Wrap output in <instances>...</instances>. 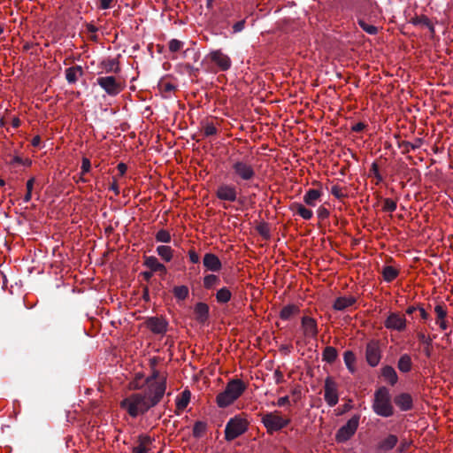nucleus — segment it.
I'll use <instances>...</instances> for the list:
<instances>
[{"mask_svg": "<svg viewBox=\"0 0 453 453\" xmlns=\"http://www.w3.org/2000/svg\"><path fill=\"white\" fill-rule=\"evenodd\" d=\"M146 391L143 395L148 398L150 405H157L163 398L166 389V375L154 370L146 380Z\"/></svg>", "mask_w": 453, "mask_h": 453, "instance_id": "1", "label": "nucleus"}, {"mask_svg": "<svg viewBox=\"0 0 453 453\" xmlns=\"http://www.w3.org/2000/svg\"><path fill=\"white\" fill-rule=\"evenodd\" d=\"M246 385L239 379L231 380L226 386L224 391L216 397L219 407L226 408L236 401L245 391Z\"/></svg>", "mask_w": 453, "mask_h": 453, "instance_id": "2", "label": "nucleus"}, {"mask_svg": "<svg viewBox=\"0 0 453 453\" xmlns=\"http://www.w3.org/2000/svg\"><path fill=\"white\" fill-rule=\"evenodd\" d=\"M120 406L134 418L145 413L153 407V405H150L148 398L141 393L131 394L124 398L120 403Z\"/></svg>", "mask_w": 453, "mask_h": 453, "instance_id": "3", "label": "nucleus"}, {"mask_svg": "<svg viewBox=\"0 0 453 453\" xmlns=\"http://www.w3.org/2000/svg\"><path fill=\"white\" fill-rule=\"evenodd\" d=\"M372 409L377 415L381 417H390L393 415L394 409L391 403V396L387 388L381 387L376 390Z\"/></svg>", "mask_w": 453, "mask_h": 453, "instance_id": "4", "label": "nucleus"}, {"mask_svg": "<svg viewBox=\"0 0 453 453\" xmlns=\"http://www.w3.org/2000/svg\"><path fill=\"white\" fill-rule=\"evenodd\" d=\"M249 426L248 419L242 416L236 415L230 418L225 427V439L228 441H233L244 434Z\"/></svg>", "mask_w": 453, "mask_h": 453, "instance_id": "5", "label": "nucleus"}, {"mask_svg": "<svg viewBox=\"0 0 453 453\" xmlns=\"http://www.w3.org/2000/svg\"><path fill=\"white\" fill-rule=\"evenodd\" d=\"M261 421L268 434H273L286 427L290 423V418L283 417L280 411L267 412L262 416Z\"/></svg>", "mask_w": 453, "mask_h": 453, "instance_id": "6", "label": "nucleus"}, {"mask_svg": "<svg viewBox=\"0 0 453 453\" xmlns=\"http://www.w3.org/2000/svg\"><path fill=\"white\" fill-rule=\"evenodd\" d=\"M231 169L236 179L243 181H250L255 178L254 166L247 160H232Z\"/></svg>", "mask_w": 453, "mask_h": 453, "instance_id": "7", "label": "nucleus"}, {"mask_svg": "<svg viewBox=\"0 0 453 453\" xmlns=\"http://www.w3.org/2000/svg\"><path fill=\"white\" fill-rule=\"evenodd\" d=\"M324 399L330 407L335 406L339 402L338 384L330 376L326 377L325 380Z\"/></svg>", "mask_w": 453, "mask_h": 453, "instance_id": "8", "label": "nucleus"}, {"mask_svg": "<svg viewBox=\"0 0 453 453\" xmlns=\"http://www.w3.org/2000/svg\"><path fill=\"white\" fill-rule=\"evenodd\" d=\"M96 83L111 96H115L123 89V86L113 76H102L96 79Z\"/></svg>", "mask_w": 453, "mask_h": 453, "instance_id": "9", "label": "nucleus"}, {"mask_svg": "<svg viewBox=\"0 0 453 453\" xmlns=\"http://www.w3.org/2000/svg\"><path fill=\"white\" fill-rule=\"evenodd\" d=\"M384 326L390 331L403 332L407 327V320L403 314L389 312L384 321Z\"/></svg>", "mask_w": 453, "mask_h": 453, "instance_id": "10", "label": "nucleus"}, {"mask_svg": "<svg viewBox=\"0 0 453 453\" xmlns=\"http://www.w3.org/2000/svg\"><path fill=\"white\" fill-rule=\"evenodd\" d=\"M205 59L217 65L220 71L228 70L232 65L231 58L221 50L211 51Z\"/></svg>", "mask_w": 453, "mask_h": 453, "instance_id": "11", "label": "nucleus"}, {"mask_svg": "<svg viewBox=\"0 0 453 453\" xmlns=\"http://www.w3.org/2000/svg\"><path fill=\"white\" fill-rule=\"evenodd\" d=\"M359 423V417L351 418L346 425L342 426L336 434V441L343 442L348 441L357 431Z\"/></svg>", "mask_w": 453, "mask_h": 453, "instance_id": "12", "label": "nucleus"}, {"mask_svg": "<svg viewBox=\"0 0 453 453\" xmlns=\"http://www.w3.org/2000/svg\"><path fill=\"white\" fill-rule=\"evenodd\" d=\"M216 196L226 202H235L237 200V189L231 184H221L218 187Z\"/></svg>", "mask_w": 453, "mask_h": 453, "instance_id": "13", "label": "nucleus"}, {"mask_svg": "<svg viewBox=\"0 0 453 453\" xmlns=\"http://www.w3.org/2000/svg\"><path fill=\"white\" fill-rule=\"evenodd\" d=\"M365 357L367 363L374 367L380 361V349L377 342H371L366 346Z\"/></svg>", "mask_w": 453, "mask_h": 453, "instance_id": "14", "label": "nucleus"}, {"mask_svg": "<svg viewBox=\"0 0 453 453\" xmlns=\"http://www.w3.org/2000/svg\"><path fill=\"white\" fill-rule=\"evenodd\" d=\"M301 326L303 329V335L306 338H316L318 334V326L317 322L314 319L304 316L302 318Z\"/></svg>", "mask_w": 453, "mask_h": 453, "instance_id": "15", "label": "nucleus"}, {"mask_svg": "<svg viewBox=\"0 0 453 453\" xmlns=\"http://www.w3.org/2000/svg\"><path fill=\"white\" fill-rule=\"evenodd\" d=\"M203 264L207 270L211 272H219L222 267L219 258L212 253H206L204 255Z\"/></svg>", "mask_w": 453, "mask_h": 453, "instance_id": "16", "label": "nucleus"}, {"mask_svg": "<svg viewBox=\"0 0 453 453\" xmlns=\"http://www.w3.org/2000/svg\"><path fill=\"white\" fill-rule=\"evenodd\" d=\"M322 195L321 188H311L304 194L303 202L311 207H315L320 201Z\"/></svg>", "mask_w": 453, "mask_h": 453, "instance_id": "17", "label": "nucleus"}, {"mask_svg": "<svg viewBox=\"0 0 453 453\" xmlns=\"http://www.w3.org/2000/svg\"><path fill=\"white\" fill-rule=\"evenodd\" d=\"M148 328L155 334H163L166 331L167 323L165 319L159 318H150L147 320Z\"/></svg>", "mask_w": 453, "mask_h": 453, "instance_id": "18", "label": "nucleus"}, {"mask_svg": "<svg viewBox=\"0 0 453 453\" xmlns=\"http://www.w3.org/2000/svg\"><path fill=\"white\" fill-rule=\"evenodd\" d=\"M143 265L154 273L158 272L165 274L167 272L166 267L154 256L145 257Z\"/></svg>", "mask_w": 453, "mask_h": 453, "instance_id": "19", "label": "nucleus"}, {"mask_svg": "<svg viewBox=\"0 0 453 453\" xmlns=\"http://www.w3.org/2000/svg\"><path fill=\"white\" fill-rule=\"evenodd\" d=\"M434 312L436 314V324L439 325L441 330H446L448 328V320L447 315L448 311L446 308L441 304H437L434 307Z\"/></svg>", "mask_w": 453, "mask_h": 453, "instance_id": "20", "label": "nucleus"}, {"mask_svg": "<svg viewBox=\"0 0 453 453\" xmlns=\"http://www.w3.org/2000/svg\"><path fill=\"white\" fill-rule=\"evenodd\" d=\"M152 449V440L150 436L139 437L138 444L134 448V453H149Z\"/></svg>", "mask_w": 453, "mask_h": 453, "instance_id": "21", "label": "nucleus"}, {"mask_svg": "<svg viewBox=\"0 0 453 453\" xmlns=\"http://www.w3.org/2000/svg\"><path fill=\"white\" fill-rule=\"evenodd\" d=\"M356 301L357 299L352 296H340L334 301V309L336 311H343L355 304Z\"/></svg>", "mask_w": 453, "mask_h": 453, "instance_id": "22", "label": "nucleus"}, {"mask_svg": "<svg viewBox=\"0 0 453 453\" xmlns=\"http://www.w3.org/2000/svg\"><path fill=\"white\" fill-rule=\"evenodd\" d=\"M83 75L82 67L75 65L65 70V79L69 83H75Z\"/></svg>", "mask_w": 453, "mask_h": 453, "instance_id": "23", "label": "nucleus"}, {"mask_svg": "<svg viewBox=\"0 0 453 453\" xmlns=\"http://www.w3.org/2000/svg\"><path fill=\"white\" fill-rule=\"evenodd\" d=\"M196 319L200 323H204L209 316V306L204 303H198L195 306Z\"/></svg>", "mask_w": 453, "mask_h": 453, "instance_id": "24", "label": "nucleus"}, {"mask_svg": "<svg viewBox=\"0 0 453 453\" xmlns=\"http://www.w3.org/2000/svg\"><path fill=\"white\" fill-rule=\"evenodd\" d=\"M395 403L402 411H408L412 407V399L408 394L399 395L395 397Z\"/></svg>", "mask_w": 453, "mask_h": 453, "instance_id": "25", "label": "nucleus"}, {"mask_svg": "<svg viewBox=\"0 0 453 453\" xmlns=\"http://www.w3.org/2000/svg\"><path fill=\"white\" fill-rule=\"evenodd\" d=\"M381 375L391 385H395L398 380L395 370L390 365H386L381 369Z\"/></svg>", "mask_w": 453, "mask_h": 453, "instance_id": "26", "label": "nucleus"}, {"mask_svg": "<svg viewBox=\"0 0 453 453\" xmlns=\"http://www.w3.org/2000/svg\"><path fill=\"white\" fill-rule=\"evenodd\" d=\"M292 211L302 217L303 219H311L313 216V212L311 210L307 209L304 205L301 203H294L291 207Z\"/></svg>", "mask_w": 453, "mask_h": 453, "instance_id": "27", "label": "nucleus"}, {"mask_svg": "<svg viewBox=\"0 0 453 453\" xmlns=\"http://www.w3.org/2000/svg\"><path fill=\"white\" fill-rule=\"evenodd\" d=\"M397 441L398 439L395 435L389 434L386 438L381 440V441L379 444V449L384 451L390 450L396 445Z\"/></svg>", "mask_w": 453, "mask_h": 453, "instance_id": "28", "label": "nucleus"}, {"mask_svg": "<svg viewBox=\"0 0 453 453\" xmlns=\"http://www.w3.org/2000/svg\"><path fill=\"white\" fill-rule=\"evenodd\" d=\"M157 253L165 262H170L173 257V250L167 245L157 246Z\"/></svg>", "mask_w": 453, "mask_h": 453, "instance_id": "29", "label": "nucleus"}, {"mask_svg": "<svg viewBox=\"0 0 453 453\" xmlns=\"http://www.w3.org/2000/svg\"><path fill=\"white\" fill-rule=\"evenodd\" d=\"M299 311L300 309L297 305L288 304L281 309L280 316L282 319L288 320L291 317L298 314Z\"/></svg>", "mask_w": 453, "mask_h": 453, "instance_id": "30", "label": "nucleus"}, {"mask_svg": "<svg viewBox=\"0 0 453 453\" xmlns=\"http://www.w3.org/2000/svg\"><path fill=\"white\" fill-rule=\"evenodd\" d=\"M412 366L411 358L408 354H404L400 357L397 364L398 369L402 372H408L411 371Z\"/></svg>", "mask_w": 453, "mask_h": 453, "instance_id": "31", "label": "nucleus"}, {"mask_svg": "<svg viewBox=\"0 0 453 453\" xmlns=\"http://www.w3.org/2000/svg\"><path fill=\"white\" fill-rule=\"evenodd\" d=\"M343 359H344V363H345L348 370L351 373H354L355 371H356V367H355L356 357H355V354L352 351H350V350H347L344 353Z\"/></svg>", "mask_w": 453, "mask_h": 453, "instance_id": "32", "label": "nucleus"}, {"mask_svg": "<svg viewBox=\"0 0 453 453\" xmlns=\"http://www.w3.org/2000/svg\"><path fill=\"white\" fill-rule=\"evenodd\" d=\"M412 23L417 26L426 27L433 34L434 27L431 20L425 15H421L413 19Z\"/></svg>", "mask_w": 453, "mask_h": 453, "instance_id": "33", "label": "nucleus"}, {"mask_svg": "<svg viewBox=\"0 0 453 453\" xmlns=\"http://www.w3.org/2000/svg\"><path fill=\"white\" fill-rule=\"evenodd\" d=\"M383 279L390 282L398 276V270L393 266L387 265L382 269Z\"/></svg>", "mask_w": 453, "mask_h": 453, "instance_id": "34", "label": "nucleus"}, {"mask_svg": "<svg viewBox=\"0 0 453 453\" xmlns=\"http://www.w3.org/2000/svg\"><path fill=\"white\" fill-rule=\"evenodd\" d=\"M337 357V350L335 348L327 346L325 348L322 353V358L327 363H333Z\"/></svg>", "mask_w": 453, "mask_h": 453, "instance_id": "35", "label": "nucleus"}, {"mask_svg": "<svg viewBox=\"0 0 453 453\" xmlns=\"http://www.w3.org/2000/svg\"><path fill=\"white\" fill-rule=\"evenodd\" d=\"M232 296L231 291L227 288H222L218 290L216 299L219 303H226L230 301Z\"/></svg>", "mask_w": 453, "mask_h": 453, "instance_id": "36", "label": "nucleus"}, {"mask_svg": "<svg viewBox=\"0 0 453 453\" xmlns=\"http://www.w3.org/2000/svg\"><path fill=\"white\" fill-rule=\"evenodd\" d=\"M219 284V278L215 274H208L203 278V287L211 289Z\"/></svg>", "mask_w": 453, "mask_h": 453, "instance_id": "37", "label": "nucleus"}, {"mask_svg": "<svg viewBox=\"0 0 453 453\" xmlns=\"http://www.w3.org/2000/svg\"><path fill=\"white\" fill-rule=\"evenodd\" d=\"M189 400L190 393L188 391L182 392L181 396L176 401L177 408L180 410L185 409L188 406Z\"/></svg>", "mask_w": 453, "mask_h": 453, "instance_id": "38", "label": "nucleus"}, {"mask_svg": "<svg viewBox=\"0 0 453 453\" xmlns=\"http://www.w3.org/2000/svg\"><path fill=\"white\" fill-rule=\"evenodd\" d=\"M155 239L158 242L168 243L171 242L172 236L167 230L161 229L156 234Z\"/></svg>", "mask_w": 453, "mask_h": 453, "instance_id": "39", "label": "nucleus"}, {"mask_svg": "<svg viewBox=\"0 0 453 453\" xmlns=\"http://www.w3.org/2000/svg\"><path fill=\"white\" fill-rule=\"evenodd\" d=\"M358 25L365 32H366L369 35H376L378 32L377 27L368 23L367 21H365L364 19H359Z\"/></svg>", "mask_w": 453, "mask_h": 453, "instance_id": "40", "label": "nucleus"}, {"mask_svg": "<svg viewBox=\"0 0 453 453\" xmlns=\"http://www.w3.org/2000/svg\"><path fill=\"white\" fill-rule=\"evenodd\" d=\"M174 296L180 300H184L188 296V288L186 286H177L173 288Z\"/></svg>", "mask_w": 453, "mask_h": 453, "instance_id": "41", "label": "nucleus"}, {"mask_svg": "<svg viewBox=\"0 0 453 453\" xmlns=\"http://www.w3.org/2000/svg\"><path fill=\"white\" fill-rule=\"evenodd\" d=\"M183 46L184 42L177 39H172L168 42V49L171 53H176L181 50Z\"/></svg>", "mask_w": 453, "mask_h": 453, "instance_id": "42", "label": "nucleus"}, {"mask_svg": "<svg viewBox=\"0 0 453 453\" xmlns=\"http://www.w3.org/2000/svg\"><path fill=\"white\" fill-rule=\"evenodd\" d=\"M383 210L389 212L395 211L396 210V203L390 198L385 199L383 202Z\"/></svg>", "mask_w": 453, "mask_h": 453, "instance_id": "43", "label": "nucleus"}, {"mask_svg": "<svg viewBox=\"0 0 453 453\" xmlns=\"http://www.w3.org/2000/svg\"><path fill=\"white\" fill-rule=\"evenodd\" d=\"M418 338L421 343L425 344L428 348H431L433 339L430 336L426 335L424 333L420 332L418 334Z\"/></svg>", "mask_w": 453, "mask_h": 453, "instance_id": "44", "label": "nucleus"}, {"mask_svg": "<svg viewBox=\"0 0 453 453\" xmlns=\"http://www.w3.org/2000/svg\"><path fill=\"white\" fill-rule=\"evenodd\" d=\"M422 145V140L421 139H416L413 142H407L403 144L405 150L409 151L410 150H416L418 149Z\"/></svg>", "mask_w": 453, "mask_h": 453, "instance_id": "45", "label": "nucleus"}, {"mask_svg": "<svg viewBox=\"0 0 453 453\" xmlns=\"http://www.w3.org/2000/svg\"><path fill=\"white\" fill-rule=\"evenodd\" d=\"M217 133V128L213 124H206L203 127V134L206 136L213 135Z\"/></svg>", "mask_w": 453, "mask_h": 453, "instance_id": "46", "label": "nucleus"}, {"mask_svg": "<svg viewBox=\"0 0 453 453\" xmlns=\"http://www.w3.org/2000/svg\"><path fill=\"white\" fill-rule=\"evenodd\" d=\"M91 163L88 158L83 157L81 163V174H85L90 171Z\"/></svg>", "mask_w": 453, "mask_h": 453, "instance_id": "47", "label": "nucleus"}, {"mask_svg": "<svg viewBox=\"0 0 453 453\" xmlns=\"http://www.w3.org/2000/svg\"><path fill=\"white\" fill-rule=\"evenodd\" d=\"M411 444V441H408L405 439L402 440L397 448V451L399 453H403L405 450H407L410 448Z\"/></svg>", "mask_w": 453, "mask_h": 453, "instance_id": "48", "label": "nucleus"}, {"mask_svg": "<svg viewBox=\"0 0 453 453\" xmlns=\"http://www.w3.org/2000/svg\"><path fill=\"white\" fill-rule=\"evenodd\" d=\"M105 68L107 72H114L118 73L119 71V65L115 63L114 60H110L106 65Z\"/></svg>", "mask_w": 453, "mask_h": 453, "instance_id": "49", "label": "nucleus"}, {"mask_svg": "<svg viewBox=\"0 0 453 453\" xmlns=\"http://www.w3.org/2000/svg\"><path fill=\"white\" fill-rule=\"evenodd\" d=\"M188 257L192 263L197 264L199 262V256L194 250L188 251Z\"/></svg>", "mask_w": 453, "mask_h": 453, "instance_id": "50", "label": "nucleus"}, {"mask_svg": "<svg viewBox=\"0 0 453 453\" xmlns=\"http://www.w3.org/2000/svg\"><path fill=\"white\" fill-rule=\"evenodd\" d=\"M273 377L277 384H280L284 380L283 373L280 370H275Z\"/></svg>", "mask_w": 453, "mask_h": 453, "instance_id": "51", "label": "nucleus"}, {"mask_svg": "<svg viewBox=\"0 0 453 453\" xmlns=\"http://www.w3.org/2000/svg\"><path fill=\"white\" fill-rule=\"evenodd\" d=\"M114 0H100V8L103 10L110 9Z\"/></svg>", "mask_w": 453, "mask_h": 453, "instance_id": "52", "label": "nucleus"}, {"mask_svg": "<svg viewBox=\"0 0 453 453\" xmlns=\"http://www.w3.org/2000/svg\"><path fill=\"white\" fill-rule=\"evenodd\" d=\"M329 215V211L325 207L320 206L318 210V216L320 219H326Z\"/></svg>", "mask_w": 453, "mask_h": 453, "instance_id": "53", "label": "nucleus"}, {"mask_svg": "<svg viewBox=\"0 0 453 453\" xmlns=\"http://www.w3.org/2000/svg\"><path fill=\"white\" fill-rule=\"evenodd\" d=\"M289 403V398L288 396H282L280 397L276 403V405L279 407L285 406L286 404Z\"/></svg>", "mask_w": 453, "mask_h": 453, "instance_id": "54", "label": "nucleus"}, {"mask_svg": "<svg viewBox=\"0 0 453 453\" xmlns=\"http://www.w3.org/2000/svg\"><path fill=\"white\" fill-rule=\"evenodd\" d=\"M142 379V376L137 375L135 380L131 383V386L134 389L141 388L142 387V384L140 382V380Z\"/></svg>", "mask_w": 453, "mask_h": 453, "instance_id": "55", "label": "nucleus"}, {"mask_svg": "<svg viewBox=\"0 0 453 453\" xmlns=\"http://www.w3.org/2000/svg\"><path fill=\"white\" fill-rule=\"evenodd\" d=\"M161 87L165 92H172L175 89V86L171 83H162Z\"/></svg>", "mask_w": 453, "mask_h": 453, "instance_id": "56", "label": "nucleus"}, {"mask_svg": "<svg viewBox=\"0 0 453 453\" xmlns=\"http://www.w3.org/2000/svg\"><path fill=\"white\" fill-rule=\"evenodd\" d=\"M244 27V21H239L235 23L233 27L234 32L238 33L241 32Z\"/></svg>", "mask_w": 453, "mask_h": 453, "instance_id": "57", "label": "nucleus"}, {"mask_svg": "<svg viewBox=\"0 0 453 453\" xmlns=\"http://www.w3.org/2000/svg\"><path fill=\"white\" fill-rule=\"evenodd\" d=\"M365 125L362 122H358L352 127V130L355 132H361L365 128Z\"/></svg>", "mask_w": 453, "mask_h": 453, "instance_id": "58", "label": "nucleus"}, {"mask_svg": "<svg viewBox=\"0 0 453 453\" xmlns=\"http://www.w3.org/2000/svg\"><path fill=\"white\" fill-rule=\"evenodd\" d=\"M120 175H124L127 172V165L124 163H119L117 166Z\"/></svg>", "mask_w": 453, "mask_h": 453, "instance_id": "59", "label": "nucleus"}, {"mask_svg": "<svg viewBox=\"0 0 453 453\" xmlns=\"http://www.w3.org/2000/svg\"><path fill=\"white\" fill-rule=\"evenodd\" d=\"M35 181V178H31L27 181V185H26L27 190L33 191Z\"/></svg>", "mask_w": 453, "mask_h": 453, "instance_id": "60", "label": "nucleus"}, {"mask_svg": "<svg viewBox=\"0 0 453 453\" xmlns=\"http://www.w3.org/2000/svg\"><path fill=\"white\" fill-rule=\"evenodd\" d=\"M110 189L112 190L116 196L119 194V188L116 180H113L110 187Z\"/></svg>", "mask_w": 453, "mask_h": 453, "instance_id": "61", "label": "nucleus"}, {"mask_svg": "<svg viewBox=\"0 0 453 453\" xmlns=\"http://www.w3.org/2000/svg\"><path fill=\"white\" fill-rule=\"evenodd\" d=\"M40 142H41V138L39 135L35 136L31 141L32 145L35 147L39 146Z\"/></svg>", "mask_w": 453, "mask_h": 453, "instance_id": "62", "label": "nucleus"}, {"mask_svg": "<svg viewBox=\"0 0 453 453\" xmlns=\"http://www.w3.org/2000/svg\"><path fill=\"white\" fill-rule=\"evenodd\" d=\"M12 126L14 127V128H17L20 126V120L19 118L15 117L12 119Z\"/></svg>", "mask_w": 453, "mask_h": 453, "instance_id": "63", "label": "nucleus"}, {"mask_svg": "<svg viewBox=\"0 0 453 453\" xmlns=\"http://www.w3.org/2000/svg\"><path fill=\"white\" fill-rule=\"evenodd\" d=\"M31 198H32V191L27 190V193L24 196V202L28 203L31 200Z\"/></svg>", "mask_w": 453, "mask_h": 453, "instance_id": "64", "label": "nucleus"}]
</instances>
